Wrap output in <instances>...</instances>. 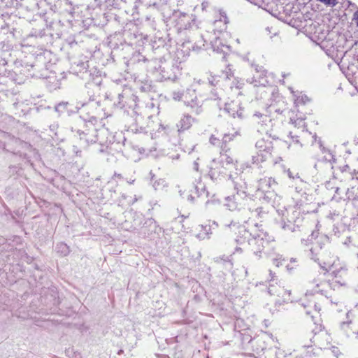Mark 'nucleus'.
<instances>
[{
    "mask_svg": "<svg viewBox=\"0 0 358 358\" xmlns=\"http://www.w3.org/2000/svg\"><path fill=\"white\" fill-rule=\"evenodd\" d=\"M321 267L325 268L329 275L331 277V282L315 280L309 283V287L311 288L315 293L327 295L328 289L332 287L335 289L336 287L345 285L348 277V270L344 263L341 262L338 259L335 258L334 260L323 261L319 262Z\"/></svg>",
    "mask_w": 358,
    "mask_h": 358,
    "instance_id": "nucleus-1",
    "label": "nucleus"
},
{
    "mask_svg": "<svg viewBox=\"0 0 358 358\" xmlns=\"http://www.w3.org/2000/svg\"><path fill=\"white\" fill-rule=\"evenodd\" d=\"M223 225L226 228H229L235 233L236 230L238 231L236 241L238 243H243L245 241L248 242V244L252 246V250L255 253L260 252L261 250L265 247V244L268 242L265 240L266 236V234L259 230L257 226L253 227L250 231L247 230L244 226H241L236 222L231 221L229 224L224 222Z\"/></svg>",
    "mask_w": 358,
    "mask_h": 358,
    "instance_id": "nucleus-2",
    "label": "nucleus"
},
{
    "mask_svg": "<svg viewBox=\"0 0 358 358\" xmlns=\"http://www.w3.org/2000/svg\"><path fill=\"white\" fill-rule=\"evenodd\" d=\"M228 22V18L224 13H220V18L215 22V27L220 28V30L217 31L220 35L211 41V45L213 51L217 53L227 55L229 52V45L222 42V38L224 37V35H227L224 31L227 29Z\"/></svg>",
    "mask_w": 358,
    "mask_h": 358,
    "instance_id": "nucleus-3",
    "label": "nucleus"
},
{
    "mask_svg": "<svg viewBox=\"0 0 358 358\" xmlns=\"http://www.w3.org/2000/svg\"><path fill=\"white\" fill-rule=\"evenodd\" d=\"M233 159L227 153H221L219 161L213 159L210 164L209 176L212 180H217L221 174H225L224 169L232 166Z\"/></svg>",
    "mask_w": 358,
    "mask_h": 358,
    "instance_id": "nucleus-4",
    "label": "nucleus"
},
{
    "mask_svg": "<svg viewBox=\"0 0 358 358\" xmlns=\"http://www.w3.org/2000/svg\"><path fill=\"white\" fill-rule=\"evenodd\" d=\"M171 19L178 31L191 29L195 22V16L180 10H175Z\"/></svg>",
    "mask_w": 358,
    "mask_h": 358,
    "instance_id": "nucleus-5",
    "label": "nucleus"
},
{
    "mask_svg": "<svg viewBox=\"0 0 358 358\" xmlns=\"http://www.w3.org/2000/svg\"><path fill=\"white\" fill-rule=\"evenodd\" d=\"M277 186L278 183L273 178L265 177L259 180L257 189L264 195V199L271 201L275 196Z\"/></svg>",
    "mask_w": 358,
    "mask_h": 358,
    "instance_id": "nucleus-6",
    "label": "nucleus"
},
{
    "mask_svg": "<svg viewBox=\"0 0 358 358\" xmlns=\"http://www.w3.org/2000/svg\"><path fill=\"white\" fill-rule=\"evenodd\" d=\"M236 189H237L236 194L231 197L229 196L226 199L224 206L229 210L240 209L243 205H245V201L247 199L248 196L245 189H238L236 186Z\"/></svg>",
    "mask_w": 358,
    "mask_h": 358,
    "instance_id": "nucleus-7",
    "label": "nucleus"
},
{
    "mask_svg": "<svg viewBox=\"0 0 358 358\" xmlns=\"http://www.w3.org/2000/svg\"><path fill=\"white\" fill-rule=\"evenodd\" d=\"M270 77H271V75L268 74L262 67L256 68V74L254 75L252 80L250 82L254 84L255 86L266 87L271 82L269 80Z\"/></svg>",
    "mask_w": 358,
    "mask_h": 358,
    "instance_id": "nucleus-8",
    "label": "nucleus"
},
{
    "mask_svg": "<svg viewBox=\"0 0 358 358\" xmlns=\"http://www.w3.org/2000/svg\"><path fill=\"white\" fill-rule=\"evenodd\" d=\"M283 216L286 217V219L289 223H294L296 225H299V224L302 220V215L300 208L296 206L287 208L286 215H284Z\"/></svg>",
    "mask_w": 358,
    "mask_h": 358,
    "instance_id": "nucleus-9",
    "label": "nucleus"
},
{
    "mask_svg": "<svg viewBox=\"0 0 358 358\" xmlns=\"http://www.w3.org/2000/svg\"><path fill=\"white\" fill-rule=\"evenodd\" d=\"M225 110L234 117H242L243 109L240 106L238 101H232L225 104Z\"/></svg>",
    "mask_w": 358,
    "mask_h": 358,
    "instance_id": "nucleus-10",
    "label": "nucleus"
},
{
    "mask_svg": "<svg viewBox=\"0 0 358 358\" xmlns=\"http://www.w3.org/2000/svg\"><path fill=\"white\" fill-rule=\"evenodd\" d=\"M194 120L190 115H184L177 123L179 132L189 129L194 123Z\"/></svg>",
    "mask_w": 358,
    "mask_h": 358,
    "instance_id": "nucleus-11",
    "label": "nucleus"
},
{
    "mask_svg": "<svg viewBox=\"0 0 358 358\" xmlns=\"http://www.w3.org/2000/svg\"><path fill=\"white\" fill-rule=\"evenodd\" d=\"M255 116L262 117V120L259 123L261 124V130L262 132L268 134L271 131V129L273 127L271 119L266 115H262L260 113H256Z\"/></svg>",
    "mask_w": 358,
    "mask_h": 358,
    "instance_id": "nucleus-12",
    "label": "nucleus"
},
{
    "mask_svg": "<svg viewBox=\"0 0 358 358\" xmlns=\"http://www.w3.org/2000/svg\"><path fill=\"white\" fill-rule=\"evenodd\" d=\"M291 122L295 127L302 129V131H304L306 127L305 119L302 117L301 115H300L296 119L291 118Z\"/></svg>",
    "mask_w": 358,
    "mask_h": 358,
    "instance_id": "nucleus-13",
    "label": "nucleus"
},
{
    "mask_svg": "<svg viewBox=\"0 0 358 358\" xmlns=\"http://www.w3.org/2000/svg\"><path fill=\"white\" fill-rule=\"evenodd\" d=\"M278 296L282 298V300L278 299V301L279 303L287 302V301H290V292H289L287 290H285L284 289H282V288L280 289L278 294Z\"/></svg>",
    "mask_w": 358,
    "mask_h": 358,
    "instance_id": "nucleus-14",
    "label": "nucleus"
},
{
    "mask_svg": "<svg viewBox=\"0 0 358 358\" xmlns=\"http://www.w3.org/2000/svg\"><path fill=\"white\" fill-rule=\"evenodd\" d=\"M57 250L58 252H59L60 254H62L64 256L67 255L69 252V246L66 244L63 243H61L57 245Z\"/></svg>",
    "mask_w": 358,
    "mask_h": 358,
    "instance_id": "nucleus-15",
    "label": "nucleus"
},
{
    "mask_svg": "<svg viewBox=\"0 0 358 358\" xmlns=\"http://www.w3.org/2000/svg\"><path fill=\"white\" fill-rule=\"evenodd\" d=\"M292 143L289 144L288 148L294 150H299L302 147V145L299 143V140L296 138H294L293 136H292Z\"/></svg>",
    "mask_w": 358,
    "mask_h": 358,
    "instance_id": "nucleus-16",
    "label": "nucleus"
},
{
    "mask_svg": "<svg viewBox=\"0 0 358 358\" xmlns=\"http://www.w3.org/2000/svg\"><path fill=\"white\" fill-rule=\"evenodd\" d=\"M322 151L323 154H324L323 157L324 161L329 162L334 161L333 155L329 150H327L324 148H322Z\"/></svg>",
    "mask_w": 358,
    "mask_h": 358,
    "instance_id": "nucleus-17",
    "label": "nucleus"
},
{
    "mask_svg": "<svg viewBox=\"0 0 358 358\" xmlns=\"http://www.w3.org/2000/svg\"><path fill=\"white\" fill-rule=\"evenodd\" d=\"M294 96H296L295 102L297 104L306 103L308 101V96L305 94H300L299 96H296V94H294Z\"/></svg>",
    "mask_w": 358,
    "mask_h": 358,
    "instance_id": "nucleus-18",
    "label": "nucleus"
},
{
    "mask_svg": "<svg viewBox=\"0 0 358 358\" xmlns=\"http://www.w3.org/2000/svg\"><path fill=\"white\" fill-rule=\"evenodd\" d=\"M223 73L225 75L226 78L229 79L233 76V70L231 65H228L226 69L223 71Z\"/></svg>",
    "mask_w": 358,
    "mask_h": 358,
    "instance_id": "nucleus-19",
    "label": "nucleus"
},
{
    "mask_svg": "<svg viewBox=\"0 0 358 358\" xmlns=\"http://www.w3.org/2000/svg\"><path fill=\"white\" fill-rule=\"evenodd\" d=\"M326 5L334 6L337 3L336 0H319Z\"/></svg>",
    "mask_w": 358,
    "mask_h": 358,
    "instance_id": "nucleus-20",
    "label": "nucleus"
},
{
    "mask_svg": "<svg viewBox=\"0 0 358 358\" xmlns=\"http://www.w3.org/2000/svg\"><path fill=\"white\" fill-rule=\"evenodd\" d=\"M282 259L281 256L278 255L275 258L273 259V264L275 265V266L278 267L280 265H282Z\"/></svg>",
    "mask_w": 358,
    "mask_h": 358,
    "instance_id": "nucleus-21",
    "label": "nucleus"
},
{
    "mask_svg": "<svg viewBox=\"0 0 358 358\" xmlns=\"http://www.w3.org/2000/svg\"><path fill=\"white\" fill-rule=\"evenodd\" d=\"M209 6L210 3L208 1H203L201 5L202 10L206 11Z\"/></svg>",
    "mask_w": 358,
    "mask_h": 358,
    "instance_id": "nucleus-22",
    "label": "nucleus"
},
{
    "mask_svg": "<svg viewBox=\"0 0 358 358\" xmlns=\"http://www.w3.org/2000/svg\"><path fill=\"white\" fill-rule=\"evenodd\" d=\"M236 88H241L244 84L243 80H239L236 79Z\"/></svg>",
    "mask_w": 358,
    "mask_h": 358,
    "instance_id": "nucleus-23",
    "label": "nucleus"
},
{
    "mask_svg": "<svg viewBox=\"0 0 358 358\" xmlns=\"http://www.w3.org/2000/svg\"><path fill=\"white\" fill-rule=\"evenodd\" d=\"M218 139L216 138L214 136H211V137L210 138V142L213 145H215Z\"/></svg>",
    "mask_w": 358,
    "mask_h": 358,
    "instance_id": "nucleus-24",
    "label": "nucleus"
},
{
    "mask_svg": "<svg viewBox=\"0 0 358 358\" xmlns=\"http://www.w3.org/2000/svg\"><path fill=\"white\" fill-rule=\"evenodd\" d=\"M282 228L285 229H289V230H291V231H294V227H292L289 224H286L285 223L282 226Z\"/></svg>",
    "mask_w": 358,
    "mask_h": 358,
    "instance_id": "nucleus-25",
    "label": "nucleus"
},
{
    "mask_svg": "<svg viewBox=\"0 0 358 358\" xmlns=\"http://www.w3.org/2000/svg\"><path fill=\"white\" fill-rule=\"evenodd\" d=\"M70 358H82L80 352H73V355Z\"/></svg>",
    "mask_w": 358,
    "mask_h": 358,
    "instance_id": "nucleus-26",
    "label": "nucleus"
},
{
    "mask_svg": "<svg viewBox=\"0 0 358 358\" xmlns=\"http://www.w3.org/2000/svg\"><path fill=\"white\" fill-rule=\"evenodd\" d=\"M332 352L338 357L339 355V350L337 348L334 347L332 348Z\"/></svg>",
    "mask_w": 358,
    "mask_h": 358,
    "instance_id": "nucleus-27",
    "label": "nucleus"
},
{
    "mask_svg": "<svg viewBox=\"0 0 358 358\" xmlns=\"http://www.w3.org/2000/svg\"><path fill=\"white\" fill-rule=\"evenodd\" d=\"M173 99L175 100H178L179 101L181 99V95L179 94L178 93H174L173 94Z\"/></svg>",
    "mask_w": 358,
    "mask_h": 358,
    "instance_id": "nucleus-28",
    "label": "nucleus"
},
{
    "mask_svg": "<svg viewBox=\"0 0 358 358\" xmlns=\"http://www.w3.org/2000/svg\"><path fill=\"white\" fill-rule=\"evenodd\" d=\"M354 20L355 21V23L358 26V11H357L354 15Z\"/></svg>",
    "mask_w": 358,
    "mask_h": 358,
    "instance_id": "nucleus-29",
    "label": "nucleus"
},
{
    "mask_svg": "<svg viewBox=\"0 0 358 358\" xmlns=\"http://www.w3.org/2000/svg\"><path fill=\"white\" fill-rule=\"evenodd\" d=\"M316 250V248H315V249H313V248H312V249L310 250V252H311V254H312V257H311V258H312V259H313L315 261H318V260H319V259H318V258H315V256H314V250Z\"/></svg>",
    "mask_w": 358,
    "mask_h": 358,
    "instance_id": "nucleus-30",
    "label": "nucleus"
},
{
    "mask_svg": "<svg viewBox=\"0 0 358 358\" xmlns=\"http://www.w3.org/2000/svg\"><path fill=\"white\" fill-rule=\"evenodd\" d=\"M236 252H239V253H241L242 252V249L239 247H236V249H235V251L234 252L233 254H235Z\"/></svg>",
    "mask_w": 358,
    "mask_h": 358,
    "instance_id": "nucleus-31",
    "label": "nucleus"
},
{
    "mask_svg": "<svg viewBox=\"0 0 358 358\" xmlns=\"http://www.w3.org/2000/svg\"><path fill=\"white\" fill-rule=\"evenodd\" d=\"M230 139L231 138L229 137V135L227 134H225L224 136L223 137V141L225 142Z\"/></svg>",
    "mask_w": 358,
    "mask_h": 358,
    "instance_id": "nucleus-32",
    "label": "nucleus"
},
{
    "mask_svg": "<svg viewBox=\"0 0 358 358\" xmlns=\"http://www.w3.org/2000/svg\"><path fill=\"white\" fill-rule=\"evenodd\" d=\"M287 175H288L289 178H294V176H293V174L290 170H287Z\"/></svg>",
    "mask_w": 358,
    "mask_h": 358,
    "instance_id": "nucleus-33",
    "label": "nucleus"
},
{
    "mask_svg": "<svg viewBox=\"0 0 358 358\" xmlns=\"http://www.w3.org/2000/svg\"><path fill=\"white\" fill-rule=\"evenodd\" d=\"M194 169L196 171H199V164L196 162L194 163Z\"/></svg>",
    "mask_w": 358,
    "mask_h": 358,
    "instance_id": "nucleus-34",
    "label": "nucleus"
},
{
    "mask_svg": "<svg viewBox=\"0 0 358 358\" xmlns=\"http://www.w3.org/2000/svg\"><path fill=\"white\" fill-rule=\"evenodd\" d=\"M268 154H269V151H266L265 155H262L261 161H264L266 157V155H268Z\"/></svg>",
    "mask_w": 358,
    "mask_h": 358,
    "instance_id": "nucleus-35",
    "label": "nucleus"
},
{
    "mask_svg": "<svg viewBox=\"0 0 358 358\" xmlns=\"http://www.w3.org/2000/svg\"><path fill=\"white\" fill-rule=\"evenodd\" d=\"M262 143V141H258L257 143V146L259 147V148H262V145H261Z\"/></svg>",
    "mask_w": 358,
    "mask_h": 358,
    "instance_id": "nucleus-36",
    "label": "nucleus"
},
{
    "mask_svg": "<svg viewBox=\"0 0 358 358\" xmlns=\"http://www.w3.org/2000/svg\"><path fill=\"white\" fill-rule=\"evenodd\" d=\"M314 307H315L316 311H318V312L320 311V308L316 304H314Z\"/></svg>",
    "mask_w": 358,
    "mask_h": 358,
    "instance_id": "nucleus-37",
    "label": "nucleus"
},
{
    "mask_svg": "<svg viewBox=\"0 0 358 358\" xmlns=\"http://www.w3.org/2000/svg\"><path fill=\"white\" fill-rule=\"evenodd\" d=\"M310 294H312V293H310V290H308L307 292L306 293V296L307 297L308 295H310Z\"/></svg>",
    "mask_w": 358,
    "mask_h": 358,
    "instance_id": "nucleus-38",
    "label": "nucleus"
},
{
    "mask_svg": "<svg viewBox=\"0 0 358 358\" xmlns=\"http://www.w3.org/2000/svg\"><path fill=\"white\" fill-rule=\"evenodd\" d=\"M213 225H215L216 227H218V224L215 221L213 222Z\"/></svg>",
    "mask_w": 358,
    "mask_h": 358,
    "instance_id": "nucleus-39",
    "label": "nucleus"
},
{
    "mask_svg": "<svg viewBox=\"0 0 358 358\" xmlns=\"http://www.w3.org/2000/svg\"><path fill=\"white\" fill-rule=\"evenodd\" d=\"M271 92L272 93H273V92H274V91L275 90V87H271Z\"/></svg>",
    "mask_w": 358,
    "mask_h": 358,
    "instance_id": "nucleus-40",
    "label": "nucleus"
},
{
    "mask_svg": "<svg viewBox=\"0 0 358 358\" xmlns=\"http://www.w3.org/2000/svg\"><path fill=\"white\" fill-rule=\"evenodd\" d=\"M287 268L288 270H292L293 268L292 267H289V265H287Z\"/></svg>",
    "mask_w": 358,
    "mask_h": 358,
    "instance_id": "nucleus-41",
    "label": "nucleus"
},
{
    "mask_svg": "<svg viewBox=\"0 0 358 358\" xmlns=\"http://www.w3.org/2000/svg\"><path fill=\"white\" fill-rule=\"evenodd\" d=\"M268 291L270 293H271L273 292V289H271V287H269Z\"/></svg>",
    "mask_w": 358,
    "mask_h": 358,
    "instance_id": "nucleus-42",
    "label": "nucleus"
},
{
    "mask_svg": "<svg viewBox=\"0 0 358 358\" xmlns=\"http://www.w3.org/2000/svg\"><path fill=\"white\" fill-rule=\"evenodd\" d=\"M270 108H274V106H273V105H271V106H270Z\"/></svg>",
    "mask_w": 358,
    "mask_h": 358,
    "instance_id": "nucleus-43",
    "label": "nucleus"
},
{
    "mask_svg": "<svg viewBox=\"0 0 358 358\" xmlns=\"http://www.w3.org/2000/svg\"><path fill=\"white\" fill-rule=\"evenodd\" d=\"M307 314H310V311L308 310Z\"/></svg>",
    "mask_w": 358,
    "mask_h": 358,
    "instance_id": "nucleus-44",
    "label": "nucleus"
},
{
    "mask_svg": "<svg viewBox=\"0 0 358 358\" xmlns=\"http://www.w3.org/2000/svg\"><path fill=\"white\" fill-rule=\"evenodd\" d=\"M291 261L293 262H296L295 259H292Z\"/></svg>",
    "mask_w": 358,
    "mask_h": 358,
    "instance_id": "nucleus-45",
    "label": "nucleus"
},
{
    "mask_svg": "<svg viewBox=\"0 0 358 358\" xmlns=\"http://www.w3.org/2000/svg\"><path fill=\"white\" fill-rule=\"evenodd\" d=\"M357 256H358V252H357Z\"/></svg>",
    "mask_w": 358,
    "mask_h": 358,
    "instance_id": "nucleus-46",
    "label": "nucleus"
}]
</instances>
